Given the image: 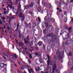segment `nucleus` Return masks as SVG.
<instances>
[{"instance_id":"nucleus-17","label":"nucleus","mask_w":73,"mask_h":73,"mask_svg":"<svg viewBox=\"0 0 73 73\" xmlns=\"http://www.w3.org/2000/svg\"><path fill=\"white\" fill-rule=\"evenodd\" d=\"M42 42H39L38 43V45L39 46H41L42 45Z\"/></svg>"},{"instance_id":"nucleus-58","label":"nucleus","mask_w":73,"mask_h":73,"mask_svg":"<svg viewBox=\"0 0 73 73\" xmlns=\"http://www.w3.org/2000/svg\"><path fill=\"white\" fill-rule=\"evenodd\" d=\"M40 0H39L38 1L37 3L38 4H40Z\"/></svg>"},{"instance_id":"nucleus-39","label":"nucleus","mask_w":73,"mask_h":73,"mask_svg":"<svg viewBox=\"0 0 73 73\" xmlns=\"http://www.w3.org/2000/svg\"><path fill=\"white\" fill-rule=\"evenodd\" d=\"M60 16L62 18H64V15H63L61 14H60Z\"/></svg>"},{"instance_id":"nucleus-62","label":"nucleus","mask_w":73,"mask_h":73,"mask_svg":"<svg viewBox=\"0 0 73 73\" xmlns=\"http://www.w3.org/2000/svg\"><path fill=\"white\" fill-rule=\"evenodd\" d=\"M2 21L3 22V23H5V21L4 20H2Z\"/></svg>"},{"instance_id":"nucleus-32","label":"nucleus","mask_w":73,"mask_h":73,"mask_svg":"<svg viewBox=\"0 0 73 73\" xmlns=\"http://www.w3.org/2000/svg\"><path fill=\"white\" fill-rule=\"evenodd\" d=\"M64 28L66 29H68V27L67 26H64Z\"/></svg>"},{"instance_id":"nucleus-49","label":"nucleus","mask_w":73,"mask_h":73,"mask_svg":"<svg viewBox=\"0 0 73 73\" xmlns=\"http://www.w3.org/2000/svg\"><path fill=\"white\" fill-rule=\"evenodd\" d=\"M17 29H19V26L17 25V28L15 30V31H17Z\"/></svg>"},{"instance_id":"nucleus-8","label":"nucleus","mask_w":73,"mask_h":73,"mask_svg":"<svg viewBox=\"0 0 73 73\" xmlns=\"http://www.w3.org/2000/svg\"><path fill=\"white\" fill-rule=\"evenodd\" d=\"M65 3L64 2V1H62L61 0H59V7L60 8V7H61V5L63 4H64Z\"/></svg>"},{"instance_id":"nucleus-10","label":"nucleus","mask_w":73,"mask_h":73,"mask_svg":"<svg viewBox=\"0 0 73 73\" xmlns=\"http://www.w3.org/2000/svg\"><path fill=\"white\" fill-rule=\"evenodd\" d=\"M54 35H53V33H52L50 34H48L47 35V37H51L52 38L53 37Z\"/></svg>"},{"instance_id":"nucleus-56","label":"nucleus","mask_w":73,"mask_h":73,"mask_svg":"<svg viewBox=\"0 0 73 73\" xmlns=\"http://www.w3.org/2000/svg\"><path fill=\"white\" fill-rule=\"evenodd\" d=\"M68 56H72V53L70 52L69 53V54H68Z\"/></svg>"},{"instance_id":"nucleus-44","label":"nucleus","mask_w":73,"mask_h":73,"mask_svg":"<svg viewBox=\"0 0 73 73\" xmlns=\"http://www.w3.org/2000/svg\"><path fill=\"white\" fill-rule=\"evenodd\" d=\"M25 66H26L27 67L29 68H31V66H29V65H25Z\"/></svg>"},{"instance_id":"nucleus-20","label":"nucleus","mask_w":73,"mask_h":73,"mask_svg":"<svg viewBox=\"0 0 73 73\" xmlns=\"http://www.w3.org/2000/svg\"><path fill=\"white\" fill-rule=\"evenodd\" d=\"M13 5V4H11V5L10 4H9L8 5V7H10V9H12V8Z\"/></svg>"},{"instance_id":"nucleus-25","label":"nucleus","mask_w":73,"mask_h":73,"mask_svg":"<svg viewBox=\"0 0 73 73\" xmlns=\"http://www.w3.org/2000/svg\"><path fill=\"white\" fill-rule=\"evenodd\" d=\"M29 57L30 59H32V55L31 54H29Z\"/></svg>"},{"instance_id":"nucleus-24","label":"nucleus","mask_w":73,"mask_h":73,"mask_svg":"<svg viewBox=\"0 0 73 73\" xmlns=\"http://www.w3.org/2000/svg\"><path fill=\"white\" fill-rule=\"evenodd\" d=\"M52 38H54V39H56V38H57V36H56V35H54L53 37H52Z\"/></svg>"},{"instance_id":"nucleus-36","label":"nucleus","mask_w":73,"mask_h":73,"mask_svg":"<svg viewBox=\"0 0 73 73\" xmlns=\"http://www.w3.org/2000/svg\"><path fill=\"white\" fill-rule=\"evenodd\" d=\"M0 17L2 18V20H4L5 19V17H2V16H0Z\"/></svg>"},{"instance_id":"nucleus-6","label":"nucleus","mask_w":73,"mask_h":73,"mask_svg":"<svg viewBox=\"0 0 73 73\" xmlns=\"http://www.w3.org/2000/svg\"><path fill=\"white\" fill-rule=\"evenodd\" d=\"M19 45L20 46H21L22 49H23L24 46V44L22 42H20L19 44Z\"/></svg>"},{"instance_id":"nucleus-1","label":"nucleus","mask_w":73,"mask_h":73,"mask_svg":"<svg viewBox=\"0 0 73 73\" xmlns=\"http://www.w3.org/2000/svg\"><path fill=\"white\" fill-rule=\"evenodd\" d=\"M56 54L57 56V58L56 56H54V59L55 61H54L53 62H50L49 60V56L47 55L48 58V60L47 61L48 65H49V63H50V65H54V68L53 67L52 72H51V73H54V70H55L56 68V63L58 62L59 61L61 60L62 58V56H63L64 52H60V50H57Z\"/></svg>"},{"instance_id":"nucleus-64","label":"nucleus","mask_w":73,"mask_h":73,"mask_svg":"<svg viewBox=\"0 0 73 73\" xmlns=\"http://www.w3.org/2000/svg\"><path fill=\"white\" fill-rule=\"evenodd\" d=\"M71 65H73V61H72L71 62Z\"/></svg>"},{"instance_id":"nucleus-51","label":"nucleus","mask_w":73,"mask_h":73,"mask_svg":"<svg viewBox=\"0 0 73 73\" xmlns=\"http://www.w3.org/2000/svg\"><path fill=\"white\" fill-rule=\"evenodd\" d=\"M62 12V9H60L59 10V13H61Z\"/></svg>"},{"instance_id":"nucleus-42","label":"nucleus","mask_w":73,"mask_h":73,"mask_svg":"<svg viewBox=\"0 0 73 73\" xmlns=\"http://www.w3.org/2000/svg\"><path fill=\"white\" fill-rule=\"evenodd\" d=\"M8 1L9 3H11V4H13V3L11 2V0H9Z\"/></svg>"},{"instance_id":"nucleus-52","label":"nucleus","mask_w":73,"mask_h":73,"mask_svg":"<svg viewBox=\"0 0 73 73\" xmlns=\"http://www.w3.org/2000/svg\"><path fill=\"white\" fill-rule=\"evenodd\" d=\"M13 12H15V11H16V9H13Z\"/></svg>"},{"instance_id":"nucleus-40","label":"nucleus","mask_w":73,"mask_h":73,"mask_svg":"<svg viewBox=\"0 0 73 73\" xmlns=\"http://www.w3.org/2000/svg\"><path fill=\"white\" fill-rule=\"evenodd\" d=\"M25 8L26 9H28V8H29V6L28 5H26L25 7Z\"/></svg>"},{"instance_id":"nucleus-23","label":"nucleus","mask_w":73,"mask_h":73,"mask_svg":"<svg viewBox=\"0 0 73 73\" xmlns=\"http://www.w3.org/2000/svg\"><path fill=\"white\" fill-rule=\"evenodd\" d=\"M64 23H66V22H67V18L66 17H64Z\"/></svg>"},{"instance_id":"nucleus-54","label":"nucleus","mask_w":73,"mask_h":73,"mask_svg":"<svg viewBox=\"0 0 73 73\" xmlns=\"http://www.w3.org/2000/svg\"><path fill=\"white\" fill-rule=\"evenodd\" d=\"M56 72H58L57 73H60V71L58 70H57L56 71Z\"/></svg>"},{"instance_id":"nucleus-60","label":"nucleus","mask_w":73,"mask_h":73,"mask_svg":"<svg viewBox=\"0 0 73 73\" xmlns=\"http://www.w3.org/2000/svg\"><path fill=\"white\" fill-rule=\"evenodd\" d=\"M68 31L69 33H71V31H70V30H68Z\"/></svg>"},{"instance_id":"nucleus-31","label":"nucleus","mask_w":73,"mask_h":73,"mask_svg":"<svg viewBox=\"0 0 73 73\" xmlns=\"http://www.w3.org/2000/svg\"><path fill=\"white\" fill-rule=\"evenodd\" d=\"M24 24H25V25L26 27H27V26H28V24L27 23H26V22H25Z\"/></svg>"},{"instance_id":"nucleus-45","label":"nucleus","mask_w":73,"mask_h":73,"mask_svg":"<svg viewBox=\"0 0 73 73\" xmlns=\"http://www.w3.org/2000/svg\"><path fill=\"white\" fill-rule=\"evenodd\" d=\"M58 1H56V0L55 1V3L56 4H57V3H58Z\"/></svg>"},{"instance_id":"nucleus-11","label":"nucleus","mask_w":73,"mask_h":73,"mask_svg":"<svg viewBox=\"0 0 73 73\" xmlns=\"http://www.w3.org/2000/svg\"><path fill=\"white\" fill-rule=\"evenodd\" d=\"M34 4H35L33 2H31L29 4V7H32V8H33V6H34Z\"/></svg>"},{"instance_id":"nucleus-48","label":"nucleus","mask_w":73,"mask_h":73,"mask_svg":"<svg viewBox=\"0 0 73 73\" xmlns=\"http://www.w3.org/2000/svg\"><path fill=\"white\" fill-rule=\"evenodd\" d=\"M28 49V50H29V51H30V52L32 51V50H31V49H30V48L28 49Z\"/></svg>"},{"instance_id":"nucleus-7","label":"nucleus","mask_w":73,"mask_h":73,"mask_svg":"<svg viewBox=\"0 0 73 73\" xmlns=\"http://www.w3.org/2000/svg\"><path fill=\"white\" fill-rule=\"evenodd\" d=\"M6 53H7L6 54L5 53H3V54L4 55V56H8L9 54H10V52H9L8 50H7L6 51Z\"/></svg>"},{"instance_id":"nucleus-9","label":"nucleus","mask_w":73,"mask_h":73,"mask_svg":"<svg viewBox=\"0 0 73 73\" xmlns=\"http://www.w3.org/2000/svg\"><path fill=\"white\" fill-rule=\"evenodd\" d=\"M36 25H38V22H36L35 23H33V28H34L36 26Z\"/></svg>"},{"instance_id":"nucleus-57","label":"nucleus","mask_w":73,"mask_h":73,"mask_svg":"<svg viewBox=\"0 0 73 73\" xmlns=\"http://www.w3.org/2000/svg\"><path fill=\"white\" fill-rule=\"evenodd\" d=\"M0 24H1V25H3V23H2V22L0 20Z\"/></svg>"},{"instance_id":"nucleus-35","label":"nucleus","mask_w":73,"mask_h":73,"mask_svg":"<svg viewBox=\"0 0 73 73\" xmlns=\"http://www.w3.org/2000/svg\"><path fill=\"white\" fill-rule=\"evenodd\" d=\"M26 39L27 40H29V35H28L27 36Z\"/></svg>"},{"instance_id":"nucleus-30","label":"nucleus","mask_w":73,"mask_h":73,"mask_svg":"<svg viewBox=\"0 0 73 73\" xmlns=\"http://www.w3.org/2000/svg\"><path fill=\"white\" fill-rule=\"evenodd\" d=\"M47 49L48 50H50V47L49 46H48L47 48Z\"/></svg>"},{"instance_id":"nucleus-63","label":"nucleus","mask_w":73,"mask_h":73,"mask_svg":"<svg viewBox=\"0 0 73 73\" xmlns=\"http://www.w3.org/2000/svg\"><path fill=\"white\" fill-rule=\"evenodd\" d=\"M7 19H9V18H10V16H7Z\"/></svg>"},{"instance_id":"nucleus-46","label":"nucleus","mask_w":73,"mask_h":73,"mask_svg":"<svg viewBox=\"0 0 73 73\" xmlns=\"http://www.w3.org/2000/svg\"><path fill=\"white\" fill-rule=\"evenodd\" d=\"M31 68L30 69V70L32 72H33V69L31 68V67H30Z\"/></svg>"},{"instance_id":"nucleus-15","label":"nucleus","mask_w":73,"mask_h":73,"mask_svg":"<svg viewBox=\"0 0 73 73\" xmlns=\"http://www.w3.org/2000/svg\"><path fill=\"white\" fill-rule=\"evenodd\" d=\"M70 42V41L69 40H67L65 44V45H69Z\"/></svg>"},{"instance_id":"nucleus-4","label":"nucleus","mask_w":73,"mask_h":73,"mask_svg":"<svg viewBox=\"0 0 73 73\" xmlns=\"http://www.w3.org/2000/svg\"><path fill=\"white\" fill-rule=\"evenodd\" d=\"M6 24L8 26V27H7V28L8 29V32H9V33H12V32H11V30L12 29H11V28L9 27V25H8V24L7 23Z\"/></svg>"},{"instance_id":"nucleus-37","label":"nucleus","mask_w":73,"mask_h":73,"mask_svg":"<svg viewBox=\"0 0 73 73\" xmlns=\"http://www.w3.org/2000/svg\"><path fill=\"white\" fill-rule=\"evenodd\" d=\"M29 27L30 29H31V23H29Z\"/></svg>"},{"instance_id":"nucleus-50","label":"nucleus","mask_w":73,"mask_h":73,"mask_svg":"<svg viewBox=\"0 0 73 73\" xmlns=\"http://www.w3.org/2000/svg\"><path fill=\"white\" fill-rule=\"evenodd\" d=\"M58 27H56V31H58Z\"/></svg>"},{"instance_id":"nucleus-28","label":"nucleus","mask_w":73,"mask_h":73,"mask_svg":"<svg viewBox=\"0 0 73 73\" xmlns=\"http://www.w3.org/2000/svg\"><path fill=\"white\" fill-rule=\"evenodd\" d=\"M39 61L40 62V63H42V59L40 58H39Z\"/></svg>"},{"instance_id":"nucleus-41","label":"nucleus","mask_w":73,"mask_h":73,"mask_svg":"<svg viewBox=\"0 0 73 73\" xmlns=\"http://www.w3.org/2000/svg\"><path fill=\"white\" fill-rule=\"evenodd\" d=\"M51 47L52 49H53V48H54V45L53 44H51Z\"/></svg>"},{"instance_id":"nucleus-43","label":"nucleus","mask_w":73,"mask_h":73,"mask_svg":"<svg viewBox=\"0 0 73 73\" xmlns=\"http://www.w3.org/2000/svg\"><path fill=\"white\" fill-rule=\"evenodd\" d=\"M36 19H38L39 21H41V19H40V18L38 17Z\"/></svg>"},{"instance_id":"nucleus-34","label":"nucleus","mask_w":73,"mask_h":73,"mask_svg":"<svg viewBox=\"0 0 73 73\" xmlns=\"http://www.w3.org/2000/svg\"><path fill=\"white\" fill-rule=\"evenodd\" d=\"M8 13V11H5L4 13H3L5 14V15H7V13Z\"/></svg>"},{"instance_id":"nucleus-12","label":"nucleus","mask_w":73,"mask_h":73,"mask_svg":"<svg viewBox=\"0 0 73 73\" xmlns=\"http://www.w3.org/2000/svg\"><path fill=\"white\" fill-rule=\"evenodd\" d=\"M42 4L43 6H44V7H46L47 5L46 3V2H44L43 0H42Z\"/></svg>"},{"instance_id":"nucleus-59","label":"nucleus","mask_w":73,"mask_h":73,"mask_svg":"<svg viewBox=\"0 0 73 73\" xmlns=\"http://www.w3.org/2000/svg\"><path fill=\"white\" fill-rule=\"evenodd\" d=\"M28 53H29V52H28V51L26 52V54L27 55L28 54Z\"/></svg>"},{"instance_id":"nucleus-2","label":"nucleus","mask_w":73,"mask_h":73,"mask_svg":"<svg viewBox=\"0 0 73 73\" xmlns=\"http://www.w3.org/2000/svg\"><path fill=\"white\" fill-rule=\"evenodd\" d=\"M53 29V26L52 25H49L48 27H46L45 29L43 31V33H46L48 32V30L49 31H52Z\"/></svg>"},{"instance_id":"nucleus-38","label":"nucleus","mask_w":73,"mask_h":73,"mask_svg":"<svg viewBox=\"0 0 73 73\" xmlns=\"http://www.w3.org/2000/svg\"><path fill=\"white\" fill-rule=\"evenodd\" d=\"M14 56H15V58H17V57H18V56H17V55L16 54H14Z\"/></svg>"},{"instance_id":"nucleus-53","label":"nucleus","mask_w":73,"mask_h":73,"mask_svg":"<svg viewBox=\"0 0 73 73\" xmlns=\"http://www.w3.org/2000/svg\"><path fill=\"white\" fill-rule=\"evenodd\" d=\"M2 58L0 57V62H1L2 61Z\"/></svg>"},{"instance_id":"nucleus-5","label":"nucleus","mask_w":73,"mask_h":73,"mask_svg":"<svg viewBox=\"0 0 73 73\" xmlns=\"http://www.w3.org/2000/svg\"><path fill=\"white\" fill-rule=\"evenodd\" d=\"M42 27L43 28H44V27H47L48 26V22L46 23H42Z\"/></svg>"},{"instance_id":"nucleus-3","label":"nucleus","mask_w":73,"mask_h":73,"mask_svg":"<svg viewBox=\"0 0 73 73\" xmlns=\"http://www.w3.org/2000/svg\"><path fill=\"white\" fill-rule=\"evenodd\" d=\"M24 41L25 44H27V45H30V48H32V49H33V46H32V45H31V43L28 41L26 40V39H24Z\"/></svg>"},{"instance_id":"nucleus-29","label":"nucleus","mask_w":73,"mask_h":73,"mask_svg":"<svg viewBox=\"0 0 73 73\" xmlns=\"http://www.w3.org/2000/svg\"><path fill=\"white\" fill-rule=\"evenodd\" d=\"M19 37L20 38H24V37L23 36V35H21L19 36Z\"/></svg>"},{"instance_id":"nucleus-16","label":"nucleus","mask_w":73,"mask_h":73,"mask_svg":"<svg viewBox=\"0 0 73 73\" xmlns=\"http://www.w3.org/2000/svg\"><path fill=\"white\" fill-rule=\"evenodd\" d=\"M44 21H45L46 22H48V23L50 22V21H49V20L46 19V17H45L44 18Z\"/></svg>"},{"instance_id":"nucleus-22","label":"nucleus","mask_w":73,"mask_h":73,"mask_svg":"<svg viewBox=\"0 0 73 73\" xmlns=\"http://www.w3.org/2000/svg\"><path fill=\"white\" fill-rule=\"evenodd\" d=\"M32 39L33 41V42H36V37H34Z\"/></svg>"},{"instance_id":"nucleus-21","label":"nucleus","mask_w":73,"mask_h":73,"mask_svg":"<svg viewBox=\"0 0 73 73\" xmlns=\"http://www.w3.org/2000/svg\"><path fill=\"white\" fill-rule=\"evenodd\" d=\"M50 20H51V22L52 23H54V21H55V20L53 18H51L50 19H49Z\"/></svg>"},{"instance_id":"nucleus-55","label":"nucleus","mask_w":73,"mask_h":73,"mask_svg":"<svg viewBox=\"0 0 73 73\" xmlns=\"http://www.w3.org/2000/svg\"><path fill=\"white\" fill-rule=\"evenodd\" d=\"M46 48V46H45V45H43V48L44 49H45Z\"/></svg>"},{"instance_id":"nucleus-13","label":"nucleus","mask_w":73,"mask_h":73,"mask_svg":"<svg viewBox=\"0 0 73 73\" xmlns=\"http://www.w3.org/2000/svg\"><path fill=\"white\" fill-rule=\"evenodd\" d=\"M47 16H48L49 20L52 19V18H51V14L50 13H49L47 15Z\"/></svg>"},{"instance_id":"nucleus-33","label":"nucleus","mask_w":73,"mask_h":73,"mask_svg":"<svg viewBox=\"0 0 73 73\" xmlns=\"http://www.w3.org/2000/svg\"><path fill=\"white\" fill-rule=\"evenodd\" d=\"M29 14H30V15H31V16H33L34 15L33 13H32V11H30L29 12Z\"/></svg>"},{"instance_id":"nucleus-47","label":"nucleus","mask_w":73,"mask_h":73,"mask_svg":"<svg viewBox=\"0 0 73 73\" xmlns=\"http://www.w3.org/2000/svg\"><path fill=\"white\" fill-rule=\"evenodd\" d=\"M64 32L66 33L67 37H69V35L68 34V33H67V32L65 31V32Z\"/></svg>"},{"instance_id":"nucleus-18","label":"nucleus","mask_w":73,"mask_h":73,"mask_svg":"<svg viewBox=\"0 0 73 73\" xmlns=\"http://www.w3.org/2000/svg\"><path fill=\"white\" fill-rule=\"evenodd\" d=\"M4 66V64L3 63H1L0 64V66L1 68H3Z\"/></svg>"},{"instance_id":"nucleus-14","label":"nucleus","mask_w":73,"mask_h":73,"mask_svg":"<svg viewBox=\"0 0 73 73\" xmlns=\"http://www.w3.org/2000/svg\"><path fill=\"white\" fill-rule=\"evenodd\" d=\"M20 15V16H19V17H22V18H23V19H24V15H23L22 16H21V15H22L23 14L22 13H21L19 14Z\"/></svg>"},{"instance_id":"nucleus-19","label":"nucleus","mask_w":73,"mask_h":73,"mask_svg":"<svg viewBox=\"0 0 73 73\" xmlns=\"http://www.w3.org/2000/svg\"><path fill=\"white\" fill-rule=\"evenodd\" d=\"M48 6L49 8H52V5L50 3H49L48 4Z\"/></svg>"},{"instance_id":"nucleus-26","label":"nucleus","mask_w":73,"mask_h":73,"mask_svg":"<svg viewBox=\"0 0 73 73\" xmlns=\"http://www.w3.org/2000/svg\"><path fill=\"white\" fill-rule=\"evenodd\" d=\"M41 8L40 7H39L38 8V10L39 12H40V11H41Z\"/></svg>"},{"instance_id":"nucleus-61","label":"nucleus","mask_w":73,"mask_h":73,"mask_svg":"<svg viewBox=\"0 0 73 73\" xmlns=\"http://www.w3.org/2000/svg\"><path fill=\"white\" fill-rule=\"evenodd\" d=\"M35 55H36V56H38V54H37V53L35 52Z\"/></svg>"},{"instance_id":"nucleus-27","label":"nucleus","mask_w":73,"mask_h":73,"mask_svg":"<svg viewBox=\"0 0 73 73\" xmlns=\"http://www.w3.org/2000/svg\"><path fill=\"white\" fill-rule=\"evenodd\" d=\"M10 57L11 58H12V59H15V56H14L13 55H11Z\"/></svg>"}]
</instances>
